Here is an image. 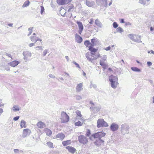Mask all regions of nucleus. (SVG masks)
<instances>
[{"instance_id":"nucleus-53","label":"nucleus","mask_w":154,"mask_h":154,"mask_svg":"<svg viewBox=\"0 0 154 154\" xmlns=\"http://www.w3.org/2000/svg\"><path fill=\"white\" fill-rule=\"evenodd\" d=\"M147 65L148 66H151L152 65V63L150 61H148L147 63Z\"/></svg>"},{"instance_id":"nucleus-40","label":"nucleus","mask_w":154,"mask_h":154,"mask_svg":"<svg viewBox=\"0 0 154 154\" xmlns=\"http://www.w3.org/2000/svg\"><path fill=\"white\" fill-rule=\"evenodd\" d=\"M113 26L114 28H116L118 27V25L116 22H114L113 23Z\"/></svg>"},{"instance_id":"nucleus-60","label":"nucleus","mask_w":154,"mask_h":154,"mask_svg":"<svg viewBox=\"0 0 154 154\" xmlns=\"http://www.w3.org/2000/svg\"><path fill=\"white\" fill-rule=\"evenodd\" d=\"M39 48V50H43L42 47L41 46H37L36 47V48Z\"/></svg>"},{"instance_id":"nucleus-50","label":"nucleus","mask_w":154,"mask_h":154,"mask_svg":"<svg viewBox=\"0 0 154 154\" xmlns=\"http://www.w3.org/2000/svg\"><path fill=\"white\" fill-rule=\"evenodd\" d=\"M89 47V48H93L95 45V44L91 43Z\"/></svg>"},{"instance_id":"nucleus-14","label":"nucleus","mask_w":154,"mask_h":154,"mask_svg":"<svg viewBox=\"0 0 154 154\" xmlns=\"http://www.w3.org/2000/svg\"><path fill=\"white\" fill-rule=\"evenodd\" d=\"M83 83L79 84L76 87V91L77 92H80L82 89Z\"/></svg>"},{"instance_id":"nucleus-41","label":"nucleus","mask_w":154,"mask_h":154,"mask_svg":"<svg viewBox=\"0 0 154 154\" xmlns=\"http://www.w3.org/2000/svg\"><path fill=\"white\" fill-rule=\"evenodd\" d=\"M44 8L43 6H41V14H43V12L44 11Z\"/></svg>"},{"instance_id":"nucleus-27","label":"nucleus","mask_w":154,"mask_h":154,"mask_svg":"<svg viewBox=\"0 0 154 154\" xmlns=\"http://www.w3.org/2000/svg\"><path fill=\"white\" fill-rule=\"evenodd\" d=\"M12 109L13 111L14 112H17L20 110V108L17 105H15L13 106Z\"/></svg>"},{"instance_id":"nucleus-32","label":"nucleus","mask_w":154,"mask_h":154,"mask_svg":"<svg viewBox=\"0 0 154 154\" xmlns=\"http://www.w3.org/2000/svg\"><path fill=\"white\" fill-rule=\"evenodd\" d=\"M94 144L98 146H101V143L99 141V139L96 140L94 142Z\"/></svg>"},{"instance_id":"nucleus-43","label":"nucleus","mask_w":154,"mask_h":154,"mask_svg":"<svg viewBox=\"0 0 154 154\" xmlns=\"http://www.w3.org/2000/svg\"><path fill=\"white\" fill-rule=\"evenodd\" d=\"M97 39L94 38L91 39V43L95 44V42H96Z\"/></svg>"},{"instance_id":"nucleus-8","label":"nucleus","mask_w":154,"mask_h":154,"mask_svg":"<svg viewBox=\"0 0 154 154\" xmlns=\"http://www.w3.org/2000/svg\"><path fill=\"white\" fill-rule=\"evenodd\" d=\"M119 128V125L116 123H112L110 126V128L112 131H117Z\"/></svg>"},{"instance_id":"nucleus-51","label":"nucleus","mask_w":154,"mask_h":154,"mask_svg":"<svg viewBox=\"0 0 154 154\" xmlns=\"http://www.w3.org/2000/svg\"><path fill=\"white\" fill-rule=\"evenodd\" d=\"M82 98V97L80 96H77L76 97V99L77 100H80Z\"/></svg>"},{"instance_id":"nucleus-62","label":"nucleus","mask_w":154,"mask_h":154,"mask_svg":"<svg viewBox=\"0 0 154 154\" xmlns=\"http://www.w3.org/2000/svg\"><path fill=\"white\" fill-rule=\"evenodd\" d=\"M35 43H30V44H29V46L30 47H32V46H33V45H35Z\"/></svg>"},{"instance_id":"nucleus-26","label":"nucleus","mask_w":154,"mask_h":154,"mask_svg":"<svg viewBox=\"0 0 154 154\" xmlns=\"http://www.w3.org/2000/svg\"><path fill=\"white\" fill-rule=\"evenodd\" d=\"M45 131L47 135L49 136H50L52 133V132L51 131L48 129H46Z\"/></svg>"},{"instance_id":"nucleus-35","label":"nucleus","mask_w":154,"mask_h":154,"mask_svg":"<svg viewBox=\"0 0 154 154\" xmlns=\"http://www.w3.org/2000/svg\"><path fill=\"white\" fill-rule=\"evenodd\" d=\"M89 50L91 52H94L95 53L97 52V50L94 48H89Z\"/></svg>"},{"instance_id":"nucleus-9","label":"nucleus","mask_w":154,"mask_h":154,"mask_svg":"<svg viewBox=\"0 0 154 154\" xmlns=\"http://www.w3.org/2000/svg\"><path fill=\"white\" fill-rule=\"evenodd\" d=\"M23 54L24 56L23 59L26 61L28 60V57H31L32 55L31 53L27 51L23 52Z\"/></svg>"},{"instance_id":"nucleus-44","label":"nucleus","mask_w":154,"mask_h":154,"mask_svg":"<svg viewBox=\"0 0 154 154\" xmlns=\"http://www.w3.org/2000/svg\"><path fill=\"white\" fill-rule=\"evenodd\" d=\"M73 63L77 67L79 68H80V67L79 66V65L78 63H77L76 62L74 61L73 62Z\"/></svg>"},{"instance_id":"nucleus-28","label":"nucleus","mask_w":154,"mask_h":154,"mask_svg":"<svg viewBox=\"0 0 154 154\" xmlns=\"http://www.w3.org/2000/svg\"><path fill=\"white\" fill-rule=\"evenodd\" d=\"M29 4L30 2L29 1L27 0L24 3V4L22 6V7L23 8L27 7L29 5Z\"/></svg>"},{"instance_id":"nucleus-20","label":"nucleus","mask_w":154,"mask_h":154,"mask_svg":"<svg viewBox=\"0 0 154 154\" xmlns=\"http://www.w3.org/2000/svg\"><path fill=\"white\" fill-rule=\"evenodd\" d=\"M95 23L97 26L100 28H101L102 26V24L98 19H97L95 20Z\"/></svg>"},{"instance_id":"nucleus-42","label":"nucleus","mask_w":154,"mask_h":154,"mask_svg":"<svg viewBox=\"0 0 154 154\" xmlns=\"http://www.w3.org/2000/svg\"><path fill=\"white\" fill-rule=\"evenodd\" d=\"M103 60L102 61H105L106 60V55H104L103 56V57L101 58Z\"/></svg>"},{"instance_id":"nucleus-13","label":"nucleus","mask_w":154,"mask_h":154,"mask_svg":"<svg viewBox=\"0 0 154 154\" xmlns=\"http://www.w3.org/2000/svg\"><path fill=\"white\" fill-rule=\"evenodd\" d=\"M75 40L78 43H80L82 42L83 39L82 38L77 34H75Z\"/></svg>"},{"instance_id":"nucleus-54","label":"nucleus","mask_w":154,"mask_h":154,"mask_svg":"<svg viewBox=\"0 0 154 154\" xmlns=\"http://www.w3.org/2000/svg\"><path fill=\"white\" fill-rule=\"evenodd\" d=\"M49 76L50 77L52 78H55V76L53 75L52 74H50L49 75Z\"/></svg>"},{"instance_id":"nucleus-6","label":"nucleus","mask_w":154,"mask_h":154,"mask_svg":"<svg viewBox=\"0 0 154 154\" xmlns=\"http://www.w3.org/2000/svg\"><path fill=\"white\" fill-rule=\"evenodd\" d=\"M78 140L80 143L84 145L86 144L88 142V139L87 137L83 135H81L78 136Z\"/></svg>"},{"instance_id":"nucleus-37","label":"nucleus","mask_w":154,"mask_h":154,"mask_svg":"<svg viewBox=\"0 0 154 154\" xmlns=\"http://www.w3.org/2000/svg\"><path fill=\"white\" fill-rule=\"evenodd\" d=\"M75 125L76 126H81L82 125V124H81V123L80 121H78L76 122H75Z\"/></svg>"},{"instance_id":"nucleus-2","label":"nucleus","mask_w":154,"mask_h":154,"mask_svg":"<svg viewBox=\"0 0 154 154\" xmlns=\"http://www.w3.org/2000/svg\"><path fill=\"white\" fill-rule=\"evenodd\" d=\"M105 135L106 134L103 132L98 131L97 133L92 134L91 136L90 137L89 139L92 141L93 138L100 139L104 137Z\"/></svg>"},{"instance_id":"nucleus-5","label":"nucleus","mask_w":154,"mask_h":154,"mask_svg":"<svg viewBox=\"0 0 154 154\" xmlns=\"http://www.w3.org/2000/svg\"><path fill=\"white\" fill-rule=\"evenodd\" d=\"M108 126V124L105 122L103 119H99L97 121V125L98 128L107 127Z\"/></svg>"},{"instance_id":"nucleus-64","label":"nucleus","mask_w":154,"mask_h":154,"mask_svg":"<svg viewBox=\"0 0 154 154\" xmlns=\"http://www.w3.org/2000/svg\"><path fill=\"white\" fill-rule=\"evenodd\" d=\"M6 55L7 56H8V57H9L12 58L11 55L10 54H8V53H6Z\"/></svg>"},{"instance_id":"nucleus-3","label":"nucleus","mask_w":154,"mask_h":154,"mask_svg":"<svg viewBox=\"0 0 154 154\" xmlns=\"http://www.w3.org/2000/svg\"><path fill=\"white\" fill-rule=\"evenodd\" d=\"M129 126L126 124H122L121 127V133L124 135L129 133Z\"/></svg>"},{"instance_id":"nucleus-34","label":"nucleus","mask_w":154,"mask_h":154,"mask_svg":"<svg viewBox=\"0 0 154 154\" xmlns=\"http://www.w3.org/2000/svg\"><path fill=\"white\" fill-rule=\"evenodd\" d=\"M91 44L89 40H87L84 42L85 45L87 47H88V46L90 45Z\"/></svg>"},{"instance_id":"nucleus-38","label":"nucleus","mask_w":154,"mask_h":154,"mask_svg":"<svg viewBox=\"0 0 154 154\" xmlns=\"http://www.w3.org/2000/svg\"><path fill=\"white\" fill-rule=\"evenodd\" d=\"M105 64H106L103 62V61H102L101 60H100V66L103 67V66H105Z\"/></svg>"},{"instance_id":"nucleus-58","label":"nucleus","mask_w":154,"mask_h":154,"mask_svg":"<svg viewBox=\"0 0 154 154\" xmlns=\"http://www.w3.org/2000/svg\"><path fill=\"white\" fill-rule=\"evenodd\" d=\"M91 85L94 88H96L97 87L96 85L94 84H91Z\"/></svg>"},{"instance_id":"nucleus-57","label":"nucleus","mask_w":154,"mask_h":154,"mask_svg":"<svg viewBox=\"0 0 154 154\" xmlns=\"http://www.w3.org/2000/svg\"><path fill=\"white\" fill-rule=\"evenodd\" d=\"M131 25V24L129 22H127L125 23V27H126L127 26V25Z\"/></svg>"},{"instance_id":"nucleus-18","label":"nucleus","mask_w":154,"mask_h":154,"mask_svg":"<svg viewBox=\"0 0 154 154\" xmlns=\"http://www.w3.org/2000/svg\"><path fill=\"white\" fill-rule=\"evenodd\" d=\"M37 126L40 128H43L45 127V125L42 122H39L37 124Z\"/></svg>"},{"instance_id":"nucleus-36","label":"nucleus","mask_w":154,"mask_h":154,"mask_svg":"<svg viewBox=\"0 0 154 154\" xmlns=\"http://www.w3.org/2000/svg\"><path fill=\"white\" fill-rule=\"evenodd\" d=\"M47 144L48 146L50 148H53V143L50 142H47Z\"/></svg>"},{"instance_id":"nucleus-55","label":"nucleus","mask_w":154,"mask_h":154,"mask_svg":"<svg viewBox=\"0 0 154 154\" xmlns=\"http://www.w3.org/2000/svg\"><path fill=\"white\" fill-rule=\"evenodd\" d=\"M120 21L121 23H125L124 19H120Z\"/></svg>"},{"instance_id":"nucleus-48","label":"nucleus","mask_w":154,"mask_h":154,"mask_svg":"<svg viewBox=\"0 0 154 154\" xmlns=\"http://www.w3.org/2000/svg\"><path fill=\"white\" fill-rule=\"evenodd\" d=\"M19 116H16L14 118L13 120L15 121H17L19 119Z\"/></svg>"},{"instance_id":"nucleus-29","label":"nucleus","mask_w":154,"mask_h":154,"mask_svg":"<svg viewBox=\"0 0 154 154\" xmlns=\"http://www.w3.org/2000/svg\"><path fill=\"white\" fill-rule=\"evenodd\" d=\"M37 37L36 36H31L29 38L31 40L32 42H35V43L37 42Z\"/></svg>"},{"instance_id":"nucleus-12","label":"nucleus","mask_w":154,"mask_h":154,"mask_svg":"<svg viewBox=\"0 0 154 154\" xmlns=\"http://www.w3.org/2000/svg\"><path fill=\"white\" fill-rule=\"evenodd\" d=\"M66 148L68 150L69 152L72 153H74L76 151L75 148L70 146H66Z\"/></svg>"},{"instance_id":"nucleus-61","label":"nucleus","mask_w":154,"mask_h":154,"mask_svg":"<svg viewBox=\"0 0 154 154\" xmlns=\"http://www.w3.org/2000/svg\"><path fill=\"white\" fill-rule=\"evenodd\" d=\"M99 140L100 141V143H101H101H103L104 142V141L103 140L101 139H99Z\"/></svg>"},{"instance_id":"nucleus-15","label":"nucleus","mask_w":154,"mask_h":154,"mask_svg":"<svg viewBox=\"0 0 154 154\" xmlns=\"http://www.w3.org/2000/svg\"><path fill=\"white\" fill-rule=\"evenodd\" d=\"M85 4L87 6L89 7H91L94 5L95 3L93 1L91 2L88 0H86Z\"/></svg>"},{"instance_id":"nucleus-63","label":"nucleus","mask_w":154,"mask_h":154,"mask_svg":"<svg viewBox=\"0 0 154 154\" xmlns=\"http://www.w3.org/2000/svg\"><path fill=\"white\" fill-rule=\"evenodd\" d=\"M78 119H80V117H77V116L74 118L75 121H76Z\"/></svg>"},{"instance_id":"nucleus-23","label":"nucleus","mask_w":154,"mask_h":154,"mask_svg":"<svg viewBox=\"0 0 154 154\" xmlns=\"http://www.w3.org/2000/svg\"><path fill=\"white\" fill-rule=\"evenodd\" d=\"M71 143L70 140H67L66 141H64L62 142V144L64 146H67Z\"/></svg>"},{"instance_id":"nucleus-45","label":"nucleus","mask_w":154,"mask_h":154,"mask_svg":"<svg viewBox=\"0 0 154 154\" xmlns=\"http://www.w3.org/2000/svg\"><path fill=\"white\" fill-rule=\"evenodd\" d=\"M86 58L89 60V61L91 62H92L93 60L96 59H92V58H90L88 56H86Z\"/></svg>"},{"instance_id":"nucleus-39","label":"nucleus","mask_w":154,"mask_h":154,"mask_svg":"<svg viewBox=\"0 0 154 154\" xmlns=\"http://www.w3.org/2000/svg\"><path fill=\"white\" fill-rule=\"evenodd\" d=\"M139 2L141 4H142L143 5H145L146 4V2L144 0H139Z\"/></svg>"},{"instance_id":"nucleus-22","label":"nucleus","mask_w":154,"mask_h":154,"mask_svg":"<svg viewBox=\"0 0 154 154\" xmlns=\"http://www.w3.org/2000/svg\"><path fill=\"white\" fill-rule=\"evenodd\" d=\"M26 122L24 121L23 120H22L20 123V127L21 128H26Z\"/></svg>"},{"instance_id":"nucleus-25","label":"nucleus","mask_w":154,"mask_h":154,"mask_svg":"<svg viewBox=\"0 0 154 154\" xmlns=\"http://www.w3.org/2000/svg\"><path fill=\"white\" fill-rule=\"evenodd\" d=\"M91 131L89 129H87L86 131V133L85 134L86 137H90L91 135Z\"/></svg>"},{"instance_id":"nucleus-19","label":"nucleus","mask_w":154,"mask_h":154,"mask_svg":"<svg viewBox=\"0 0 154 154\" xmlns=\"http://www.w3.org/2000/svg\"><path fill=\"white\" fill-rule=\"evenodd\" d=\"M136 35H133L132 34H130L128 35V36L129 38L131 40L135 42H140L139 40H137L135 39Z\"/></svg>"},{"instance_id":"nucleus-24","label":"nucleus","mask_w":154,"mask_h":154,"mask_svg":"<svg viewBox=\"0 0 154 154\" xmlns=\"http://www.w3.org/2000/svg\"><path fill=\"white\" fill-rule=\"evenodd\" d=\"M76 23L78 25L79 29H83V25L81 22L77 21Z\"/></svg>"},{"instance_id":"nucleus-31","label":"nucleus","mask_w":154,"mask_h":154,"mask_svg":"<svg viewBox=\"0 0 154 154\" xmlns=\"http://www.w3.org/2000/svg\"><path fill=\"white\" fill-rule=\"evenodd\" d=\"M123 31V30L120 27H118L116 29V32H117L122 33Z\"/></svg>"},{"instance_id":"nucleus-1","label":"nucleus","mask_w":154,"mask_h":154,"mask_svg":"<svg viewBox=\"0 0 154 154\" xmlns=\"http://www.w3.org/2000/svg\"><path fill=\"white\" fill-rule=\"evenodd\" d=\"M109 80L111 87L113 88H116L119 84L118 78L116 76L111 75L109 77Z\"/></svg>"},{"instance_id":"nucleus-16","label":"nucleus","mask_w":154,"mask_h":154,"mask_svg":"<svg viewBox=\"0 0 154 154\" xmlns=\"http://www.w3.org/2000/svg\"><path fill=\"white\" fill-rule=\"evenodd\" d=\"M90 108L92 110L94 111L95 112H98L101 109V107L100 106L98 107L91 106V107Z\"/></svg>"},{"instance_id":"nucleus-33","label":"nucleus","mask_w":154,"mask_h":154,"mask_svg":"<svg viewBox=\"0 0 154 154\" xmlns=\"http://www.w3.org/2000/svg\"><path fill=\"white\" fill-rule=\"evenodd\" d=\"M76 113L77 116V117H80V119H82V115H81V112L79 110H77L76 112Z\"/></svg>"},{"instance_id":"nucleus-17","label":"nucleus","mask_w":154,"mask_h":154,"mask_svg":"<svg viewBox=\"0 0 154 154\" xmlns=\"http://www.w3.org/2000/svg\"><path fill=\"white\" fill-rule=\"evenodd\" d=\"M19 63V62L17 60H14L10 62L9 64L10 66L12 67H15Z\"/></svg>"},{"instance_id":"nucleus-30","label":"nucleus","mask_w":154,"mask_h":154,"mask_svg":"<svg viewBox=\"0 0 154 154\" xmlns=\"http://www.w3.org/2000/svg\"><path fill=\"white\" fill-rule=\"evenodd\" d=\"M135 39L137 40H139V42H136L138 43H141L142 42V41L141 40V38L140 36L138 35H135Z\"/></svg>"},{"instance_id":"nucleus-52","label":"nucleus","mask_w":154,"mask_h":154,"mask_svg":"<svg viewBox=\"0 0 154 154\" xmlns=\"http://www.w3.org/2000/svg\"><path fill=\"white\" fill-rule=\"evenodd\" d=\"M33 28V27H32L31 28V30H30L29 32V33L28 35V36H29V35H30L32 33V29Z\"/></svg>"},{"instance_id":"nucleus-11","label":"nucleus","mask_w":154,"mask_h":154,"mask_svg":"<svg viewBox=\"0 0 154 154\" xmlns=\"http://www.w3.org/2000/svg\"><path fill=\"white\" fill-rule=\"evenodd\" d=\"M65 137V135L63 133L58 134L56 136V138L57 139L63 140Z\"/></svg>"},{"instance_id":"nucleus-4","label":"nucleus","mask_w":154,"mask_h":154,"mask_svg":"<svg viewBox=\"0 0 154 154\" xmlns=\"http://www.w3.org/2000/svg\"><path fill=\"white\" fill-rule=\"evenodd\" d=\"M61 116V122L62 123H66L69 121V117L66 112H62Z\"/></svg>"},{"instance_id":"nucleus-49","label":"nucleus","mask_w":154,"mask_h":154,"mask_svg":"<svg viewBox=\"0 0 154 154\" xmlns=\"http://www.w3.org/2000/svg\"><path fill=\"white\" fill-rule=\"evenodd\" d=\"M90 20L89 22V23L90 24H93V23H94V20L92 18L90 19Z\"/></svg>"},{"instance_id":"nucleus-21","label":"nucleus","mask_w":154,"mask_h":154,"mask_svg":"<svg viewBox=\"0 0 154 154\" xmlns=\"http://www.w3.org/2000/svg\"><path fill=\"white\" fill-rule=\"evenodd\" d=\"M131 69L133 71L135 72H140L141 71L140 69L136 67H131Z\"/></svg>"},{"instance_id":"nucleus-10","label":"nucleus","mask_w":154,"mask_h":154,"mask_svg":"<svg viewBox=\"0 0 154 154\" xmlns=\"http://www.w3.org/2000/svg\"><path fill=\"white\" fill-rule=\"evenodd\" d=\"M72 0H57V3L60 5H63L70 2Z\"/></svg>"},{"instance_id":"nucleus-47","label":"nucleus","mask_w":154,"mask_h":154,"mask_svg":"<svg viewBox=\"0 0 154 154\" xmlns=\"http://www.w3.org/2000/svg\"><path fill=\"white\" fill-rule=\"evenodd\" d=\"M14 153L16 154L19 153V150L18 149H14Z\"/></svg>"},{"instance_id":"nucleus-46","label":"nucleus","mask_w":154,"mask_h":154,"mask_svg":"<svg viewBox=\"0 0 154 154\" xmlns=\"http://www.w3.org/2000/svg\"><path fill=\"white\" fill-rule=\"evenodd\" d=\"M48 50H45L43 52V56H45L47 54L48 52Z\"/></svg>"},{"instance_id":"nucleus-7","label":"nucleus","mask_w":154,"mask_h":154,"mask_svg":"<svg viewBox=\"0 0 154 154\" xmlns=\"http://www.w3.org/2000/svg\"><path fill=\"white\" fill-rule=\"evenodd\" d=\"M31 133V130L28 128L25 129L23 131L22 137L23 138L29 136Z\"/></svg>"},{"instance_id":"nucleus-59","label":"nucleus","mask_w":154,"mask_h":154,"mask_svg":"<svg viewBox=\"0 0 154 154\" xmlns=\"http://www.w3.org/2000/svg\"><path fill=\"white\" fill-rule=\"evenodd\" d=\"M83 29H79L78 32L79 33L81 34Z\"/></svg>"},{"instance_id":"nucleus-56","label":"nucleus","mask_w":154,"mask_h":154,"mask_svg":"<svg viewBox=\"0 0 154 154\" xmlns=\"http://www.w3.org/2000/svg\"><path fill=\"white\" fill-rule=\"evenodd\" d=\"M111 49V47L110 46H108L106 48H105V50L106 51H109Z\"/></svg>"}]
</instances>
